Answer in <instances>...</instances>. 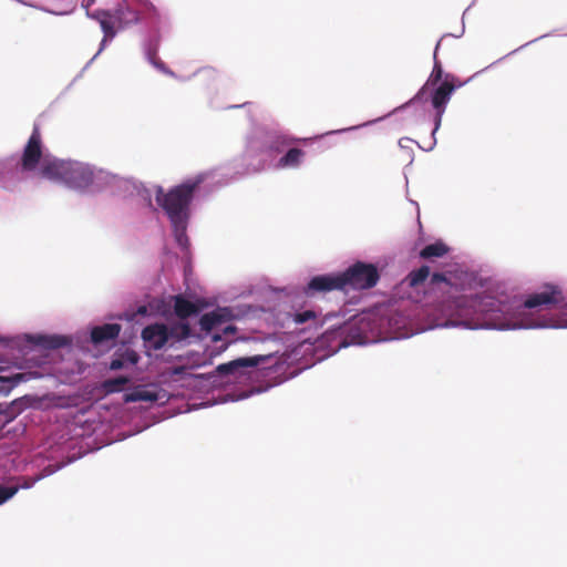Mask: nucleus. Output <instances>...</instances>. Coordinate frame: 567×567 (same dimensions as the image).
<instances>
[{"label":"nucleus","mask_w":567,"mask_h":567,"mask_svg":"<svg viewBox=\"0 0 567 567\" xmlns=\"http://www.w3.org/2000/svg\"><path fill=\"white\" fill-rule=\"evenodd\" d=\"M430 269L412 271L398 287V295L419 306L413 309L382 307V339H406L433 329L517 330L532 327V296L507 293L499 285L484 281L455 265L434 274L425 289Z\"/></svg>","instance_id":"obj_1"},{"label":"nucleus","mask_w":567,"mask_h":567,"mask_svg":"<svg viewBox=\"0 0 567 567\" xmlns=\"http://www.w3.org/2000/svg\"><path fill=\"white\" fill-rule=\"evenodd\" d=\"M34 176L61 183L76 190H86L90 187H100L107 174L102 169L95 171L89 164L61 161L43 152L40 133L34 128L21 161L9 158L0 162V185L11 188L18 182Z\"/></svg>","instance_id":"obj_2"},{"label":"nucleus","mask_w":567,"mask_h":567,"mask_svg":"<svg viewBox=\"0 0 567 567\" xmlns=\"http://www.w3.org/2000/svg\"><path fill=\"white\" fill-rule=\"evenodd\" d=\"M203 181V175L195 179H188L171 189L167 194L163 193L162 187H155L156 202L171 221L176 244L184 250L188 248L186 229L189 218V204L195 188Z\"/></svg>","instance_id":"obj_3"},{"label":"nucleus","mask_w":567,"mask_h":567,"mask_svg":"<svg viewBox=\"0 0 567 567\" xmlns=\"http://www.w3.org/2000/svg\"><path fill=\"white\" fill-rule=\"evenodd\" d=\"M378 280L379 272L373 265L357 262L343 272L313 277L307 286L306 293L369 289L375 286Z\"/></svg>","instance_id":"obj_4"},{"label":"nucleus","mask_w":567,"mask_h":567,"mask_svg":"<svg viewBox=\"0 0 567 567\" xmlns=\"http://www.w3.org/2000/svg\"><path fill=\"white\" fill-rule=\"evenodd\" d=\"M94 3V0H82V7L86 9V16L99 22L104 33L97 53L93 56L94 60L105 48L106 43L116 35V27L123 29L132 23H136L140 18L137 13L128 8L118 6L112 13L111 11L96 10L90 12L89 8Z\"/></svg>","instance_id":"obj_5"},{"label":"nucleus","mask_w":567,"mask_h":567,"mask_svg":"<svg viewBox=\"0 0 567 567\" xmlns=\"http://www.w3.org/2000/svg\"><path fill=\"white\" fill-rule=\"evenodd\" d=\"M382 327L380 309H377L353 317L343 330L349 333L352 343L369 344L383 340Z\"/></svg>","instance_id":"obj_6"},{"label":"nucleus","mask_w":567,"mask_h":567,"mask_svg":"<svg viewBox=\"0 0 567 567\" xmlns=\"http://www.w3.org/2000/svg\"><path fill=\"white\" fill-rule=\"evenodd\" d=\"M545 307L546 309H560L567 307V300L563 290L551 284L544 285L539 291L534 292V329L536 328H558L557 319L550 317L542 319L536 308Z\"/></svg>","instance_id":"obj_7"},{"label":"nucleus","mask_w":567,"mask_h":567,"mask_svg":"<svg viewBox=\"0 0 567 567\" xmlns=\"http://www.w3.org/2000/svg\"><path fill=\"white\" fill-rule=\"evenodd\" d=\"M189 329L186 324L179 323L167 327L165 324H151L146 327L142 337L145 342V347L153 350H159L166 346H174L177 341H181L188 337Z\"/></svg>","instance_id":"obj_8"},{"label":"nucleus","mask_w":567,"mask_h":567,"mask_svg":"<svg viewBox=\"0 0 567 567\" xmlns=\"http://www.w3.org/2000/svg\"><path fill=\"white\" fill-rule=\"evenodd\" d=\"M272 355H254L239 358L231 362L220 364L217 371L227 378L228 383H241L251 380L259 374L257 368L261 362L271 360Z\"/></svg>","instance_id":"obj_9"},{"label":"nucleus","mask_w":567,"mask_h":567,"mask_svg":"<svg viewBox=\"0 0 567 567\" xmlns=\"http://www.w3.org/2000/svg\"><path fill=\"white\" fill-rule=\"evenodd\" d=\"M230 312L227 308H218L206 313L200 319V327L210 334L214 342L225 341L221 348H226L234 340L236 328L228 322Z\"/></svg>","instance_id":"obj_10"},{"label":"nucleus","mask_w":567,"mask_h":567,"mask_svg":"<svg viewBox=\"0 0 567 567\" xmlns=\"http://www.w3.org/2000/svg\"><path fill=\"white\" fill-rule=\"evenodd\" d=\"M166 394L154 384H142L125 390L123 400L126 403H140L142 408H147L153 403L164 401Z\"/></svg>","instance_id":"obj_11"},{"label":"nucleus","mask_w":567,"mask_h":567,"mask_svg":"<svg viewBox=\"0 0 567 567\" xmlns=\"http://www.w3.org/2000/svg\"><path fill=\"white\" fill-rule=\"evenodd\" d=\"M454 91V86L445 80L439 87L435 89L432 95V104L433 107L436 110V116H435V126L432 132V136L435 135L436 131L439 130L442 121L443 113L445 111V106L447 102L451 99V95Z\"/></svg>","instance_id":"obj_12"},{"label":"nucleus","mask_w":567,"mask_h":567,"mask_svg":"<svg viewBox=\"0 0 567 567\" xmlns=\"http://www.w3.org/2000/svg\"><path fill=\"white\" fill-rule=\"evenodd\" d=\"M28 340L43 349H59L71 344L69 337L60 334H33L29 336Z\"/></svg>","instance_id":"obj_13"},{"label":"nucleus","mask_w":567,"mask_h":567,"mask_svg":"<svg viewBox=\"0 0 567 567\" xmlns=\"http://www.w3.org/2000/svg\"><path fill=\"white\" fill-rule=\"evenodd\" d=\"M120 331L121 327L117 323H105L92 329L91 340L95 344L114 340L118 336Z\"/></svg>","instance_id":"obj_14"},{"label":"nucleus","mask_w":567,"mask_h":567,"mask_svg":"<svg viewBox=\"0 0 567 567\" xmlns=\"http://www.w3.org/2000/svg\"><path fill=\"white\" fill-rule=\"evenodd\" d=\"M305 156V152L299 148H291L287 152L285 156H282L278 163V168H296L298 167Z\"/></svg>","instance_id":"obj_15"},{"label":"nucleus","mask_w":567,"mask_h":567,"mask_svg":"<svg viewBox=\"0 0 567 567\" xmlns=\"http://www.w3.org/2000/svg\"><path fill=\"white\" fill-rule=\"evenodd\" d=\"M174 309L176 315L183 319L196 313L197 311L196 306L193 302L184 299L183 297L175 298Z\"/></svg>","instance_id":"obj_16"},{"label":"nucleus","mask_w":567,"mask_h":567,"mask_svg":"<svg viewBox=\"0 0 567 567\" xmlns=\"http://www.w3.org/2000/svg\"><path fill=\"white\" fill-rule=\"evenodd\" d=\"M449 248L442 241H436L434 244H430L425 246L421 251V257L423 258H433V257H442L447 252Z\"/></svg>","instance_id":"obj_17"},{"label":"nucleus","mask_w":567,"mask_h":567,"mask_svg":"<svg viewBox=\"0 0 567 567\" xmlns=\"http://www.w3.org/2000/svg\"><path fill=\"white\" fill-rule=\"evenodd\" d=\"M137 360H138V357L134 351L126 350L123 358L114 359L111 361L110 369L111 370H120V369L126 367V364L135 365L137 363Z\"/></svg>","instance_id":"obj_18"},{"label":"nucleus","mask_w":567,"mask_h":567,"mask_svg":"<svg viewBox=\"0 0 567 567\" xmlns=\"http://www.w3.org/2000/svg\"><path fill=\"white\" fill-rule=\"evenodd\" d=\"M316 312L313 310H303L291 315V319L296 324H303L309 321L316 320Z\"/></svg>","instance_id":"obj_19"},{"label":"nucleus","mask_w":567,"mask_h":567,"mask_svg":"<svg viewBox=\"0 0 567 567\" xmlns=\"http://www.w3.org/2000/svg\"><path fill=\"white\" fill-rule=\"evenodd\" d=\"M128 380L126 378H115L104 381L103 388L106 392H117Z\"/></svg>","instance_id":"obj_20"},{"label":"nucleus","mask_w":567,"mask_h":567,"mask_svg":"<svg viewBox=\"0 0 567 567\" xmlns=\"http://www.w3.org/2000/svg\"><path fill=\"white\" fill-rule=\"evenodd\" d=\"M439 47H440V42L436 44L435 51H437ZM442 74H443V70L441 68V64L436 60V52H434V68L431 73V76L427 81V84L430 82H432L434 84L437 83L442 79Z\"/></svg>","instance_id":"obj_21"},{"label":"nucleus","mask_w":567,"mask_h":567,"mask_svg":"<svg viewBox=\"0 0 567 567\" xmlns=\"http://www.w3.org/2000/svg\"><path fill=\"white\" fill-rule=\"evenodd\" d=\"M19 486H2L0 485V505L10 499L17 492Z\"/></svg>","instance_id":"obj_22"},{"label":"nucleus","mask_w":567,"mask_h":567,"mask_svg":"<svg viewBox=\"0 0 567 567\" xmlns=\"http://www.w3.org/2000/svg\"><path fill=\"white\" fill-rule=\"evenodd\" d=\"M411 142H412V141H411L410 138H408V137H403V138H401V140L399 141V145H400L401 147H408V144H409V143H411Z\"/></svg>","instance_id":"obj_23"},{"label":"nucleus","mask_w":567,"mask_h":567,"mask_svg":"<svg viewBox=\"0 0 567 567\" xmlns=\"http://www.w3.org/2000/svg\"><path fill=\"white\" fill-rule=\"evenodd\" d=\"M259 392H260V390H259V389H254V390L249 391V393H246V394H244V395H239V396H238V399H246V398H248L249 395H251V394H254V393H259Z\"/></svg>","instance_id":"obj_24"},{"label":"nucleus","mask_w":567,"mask_h":567,"mask_svg":"<svg viewBox=\"0 0 567 567\" xmlns=\"http://www.w3.org/2000/svg\"><path fill=\"white\" fill-rule=\"evenodd\" d=\"M146 312H147V310H146V307H145V306H141V307H138V309H137V313H138V315L144 316V315H146Z\"/></svg>","instance_id":"obj_25"},{"label":"nucleus","mask_w":567,"mask_h":567,"mask_svg":"<svg viewBox=\"0 0 567 567\" xmlns=\"http://www.w3.org/2000/svg\"><path fill=\"white\" fill-rule=\"evenodd\" d=\"M154 65H155L156 68L161 69L162 71H165V68H164V65H163L162 63H156V62H154Z\"/></svg>","instance_id":"obj_26"},{"label":"nucleus","mask_w":567,"mask_h":567,"mask_svg":"<svg viewBox=\"0 0 567 567\" xmlns=\"http://www.w3.org/2000/svg\"><path fill=\"white\" fill-rule=\"evenodd\" d=\"M434 144H435V140H433V142L430 144L427 150H432Z\"/></svg>","instance_id":"obj_27"}]
</instances>
